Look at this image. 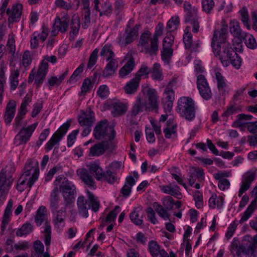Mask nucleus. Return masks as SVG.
<instances>
[{
	"label": "nucleus",
	"instance_id": "nucleus-64",
	"mask_svg": "<svg viewBox=\"0 0 257 257\" xmlns=\"http://www.w3.org/2000/svg\"><path fill=\"white\" fill-rule=\"evenodd\" d=\"M61 169L59 166H55L51 169L47 173V175L45 177L44 182L47 183L50 181L53 177L54 175Z\"/></svg>",
	"mask_w": 257,
	"mask_h": 257
},
{
	"label": "nucleus",
	"instance_id": "nucleus-15",
	"mask_svg": "<svg viewBox=\"0 0 257 257\" xmlns=\"http://www.w3.org/2000/svg\"><path fill=\"white\" fill-rule=\"evenodd\" d=\"M94 9L99 12V16H102L110 14L112 11L111 3L107 0H93Z\"/></svg>",
	"mask_w": 257,
	"mask_h": 257
},
{
	"label": "nucleus",
	"instance_id": "nucleus-29",
	"mask_svg": "<svg viewBox=\"0 0 257 257\" xmlns=\"http://www.w3.org/2000/svg\"><path fill=\"white\" fill-rule=\"evenodd\" d=\"M47 210L44 206H41L37 209L35 216V222L38 226L42 225L43 222L48 221Z\"/></svg>",
	"mask_w": 257,
	"mask_h": 257
},
{
	"label": "nucleus",
	"instance_id": "nucleus-6",
	"mask_svg": "<svg viewBox=\"0 0 257 257\" xmlns=\"http://www.w3.org/2000/svg\"><path fill=\"white\" fill-rule=\"evenodd\" d=\"M177 77L174 76L167 83L165 88L162 103L166 113L170 112L173 106L175 100V91L174 88L176 87Z\"/></svg>",
	"mask_w": 257,
	"mask_h": 257
},
{
	"label": "nucleus",
	"instance_id": "nucleus-50",
	"mask_svg": "<svg viewBox=\"0 0 257 257\" xmlns=\"http://www.w3.org/2000/svg\"><path fill=\"white\" fill-rule=\"evenodd\" d=\"M179 25V18L177 16L173 17L167 22L166 29L167 31L171 32L177 29Z\"/></svg>",
	"mask_w": 257,
	"mask_h": 257
},
{
	"label": "nucleus",
	"instance_id": "nucleus-34",
	"mask_svg": "<svg viewBox=\"0 0 257 257\" xmlns=\"http://www.w3.org/2000/svg\"><path fill=\"white\" fill-rule=\"evenodd\" d=\"M149 104L152 110L157 109L159 105L157 91L154 89H149L147 91Z\"/></svg>",
	"mask_w": 257,
	"mask_h": 257
},
{
	"label": "nucleus",
	"instance_id": "nucleus-23",
	"mask_svg": "<svg viewBox=\"0 0 257 257\" xmlns=\"http://www.w3.org/2000/svg\"><path fill=\"white\" fill-rule=\"evenodd\" d=\"M229 30L233 37L238 39L240 41L244 40L246 37V33L241 30L239 23L236 21L230 22Z\"/></svg>",
	"mask_w": 257,
	"mask_h": 257
},
{
	"label": "nucleus",
	"instance_id": "nucleus-10",
	"mask_svg": "<svg viewBox=\"0 0 257 257\" xmlns=\"http://www.w3.org/2000/svg\"><path fill=\"white\" fill-rule=\"evenodd\" d=\"M197 87L200 96L205 100H210L213 95L205 77L202 74L197 76Z\"/></svg>",
	"mask_w": 257,
	"mask_h": 257
},
{
	"label": "nucleus",
	"instance_id": "nucleus-45",
	"mask_svg": "<svg viewBox=\"0 0 257 257\" xmlns=\"http://www.w3.org/2000/svg\"><path fill=\"white\" fill-rule=\"evenodd\" d=\"M183 42L186 49H189L192 46V43H193L190 26H187L184 30Z\"/></svg>",
	"mask_w": 257,
	"mask_h": 257
},
{
	"label": "nucleus",
	"instance_id": "nucleus-54",
	"mask_svg": "<svg viewBox=\"0 0 257 257\" xmlns=\"http://www.w3.org/2000/svg\"><path fill=\"white\" fill-rule=\"evenodd\" d=\"M151 69L148 66L145 65H143L136 74L134 78L140 82L141 77L144 76H147L150 73H151Z\"/></svg>",
	"mask_w": 257,
	"mask_h": 257
},
{
	"label": "nucleus",
	"instance_id": "nucleus-39",
	"mask_svg": "<svg viewBox=\"0 0 257 257\" xmlns=\"http://www.w3.org/2000/svg\"><path fill=\"white\" fill-rule=\"evenodd\" d=\"M215 78L217 81V88L219 91L222 93L224 94L226 92L227 84L225 81L224 77L219 72L215 73Z\"/></svg>",
	"mask_w": 257,
	"mask_h": 257
},
{
	"label": "nucleus",
	"instance_id": "nucleus-48",
	"mask_svg": "<svg viewBox=\"0 0 257 257\" xmlns=\"http://www.w3.org/2000/svg\"><path fill=\"white\" fill-rule=\"evenodd\" d=\"M173 50L172 48L163 46L161 51V59L166 64H168L173 55Z\"/></svg>",
	"mask_w": 257,
	"mask_h": 257
},
{
	"label": "nucleus",
	"instance_id": "nucleus-4",
	"mask_svg": "<svg viewBox=\"0 0 257 257\" xmlns=\"http://www.w3.org/2000/svg\"><path fill=\"white\" fill-rule=\"evenodd\" d=\"M54 183L56 186L61 183L58 189L63 195L65 207L73 203L76 196V187L74 183L63 175L57 177Z\"/></svg>",
	"mask_w": 257,
	"mask_h": 257
},
{
	"label": "nucleus",
	"instance_id": "nucleus-24",
	"mask_svg": "<svg viewBox=\"0 0 257 257\" xmlns=\"http://www.w3.org/2000/svg\"><path fill=\"white\" fill-rule=\"evenodd\" d=\"M118 66V63L116 59H111L108 61L102 72V77L109 78L114 75L116 73Z\"/></svg>",
	"mask_w": 257,
	"mask_h": 257
},
{
	"label": "nucleus",
	"instance_id": "nucleus-38",
	"mask_svg": "<svg viewBox=\"0 0 257 257\" xmlns=\"http://www.w3.org/2000/svg\"><path fill=\"white\" fill-rule=\"evenodd\" d=\"M80 28V20L77 15H74L72 18L71 22V31L70 32V35L71 36L72 34L74 37L76 36L78 33Z\"/></svg>",
	"mask_w": 257,
	"mask_h": 257
},
{
	"label": "nucleus",
	"instance_id": "nucleus-19",
	"mask_svg": "<svg viewBox=\"0 0 257 257\" xmlns=\"http://www.w3.org/2000/svg\"><path fill=\"white\" fill-rule=\"evenodd\" d=\"M95 120L94 113L90 108L83 111L82 115L78 117V122L81 126H92Z\"/></svg>",
	"mask_w": 257,
	"mask_h": 257
},
{
	"label": "nucleus",
	"instance_id": "nucleus-3",
	"mask_svg": "<svg viewBox=\"0 0 257 257\" xmlns=\"http://www.w3.org/2000/svg\"><path fill=\"white\" fill-rule=\"evenodd\" d=\"M163 24L159 23L156 27L153 36L148 30L141 34L138 46L141 48V52L150 56L156 55L159 50L158 38L163 34Z\"/></svg>",
	"mask_w": 257,
	"mask_h": 257
},
{
	"label": "nucleus",
	"instance_id": "nucleus-9",
	"mask_svg": "<svg viewBox=\"0 0 257 257\" xmlns=\"http://www.w3.org/2000/svg\"><path fill=\"white\" fill-rule=\"evenodd\" d=\"M70 126V123L67 121L59 128L46 144L45 147L46 152L51 151L55 146L59 144L60 141L66 135Z\"/></svg>",
	"mask_w": 257,
	"mask_h": 257
},
{
	"label": "nucleus",
	"instance_id": "nucleus-11",
	"mask_svg": "<svg viewBox=\"0 0 257 257\" xmlns=\"http://www.w3.org/2000/svg\"><path fill=\"white\" fill-rule=\"evenodd\" d=\"M37 125L38 122H36L29 125L26 128L23 127L16 135L14 140V144L16 146L26 144L29 140Z\"/></svg>",
	"mask_w": 257,
	"mask_h": 257
},
{
	"label": "nucleus",
	"instance_id": "nucleus-33",
	"mask_svg": "<svg viewBox=\"0 0 257 257\" xmlns=\"http://www.w3.org/2000/svg\"><path fill=\"white\" fill-rule=\"evenodd\" d=\"M16 111V102L14 100L10 101L6 107L5 118L7 124H9L12 121L15 115Z\"/></svg>",
	"mask_w": 257,
	"mask_h": 257
},
{
	"label": "nucleus",
	"instance_id": "nucleus-17",
	"mask_svg": "<svg viewBox=\"0 0 257 257\" xmlns=\"http://www.w3.org/2000/svg\"><path fill=\"white\" fill-rule=\"evenodd\" d=\"M196 179L199 182L204 180V172L199 167H192L189 169L188 182L191 186L194 184Z\"/></svg>",
	"mask_w": 257,
	"mask_h": 257
},
{
	"label": "nucleus",
	"instance_id": "nucleus-7",
	"mask_svg": "<svg viewBox=\"0 0 257 257\" xmlns=\"http://www.w3.org/2000/svg\"><path fill=\"white\" fill-rule=\"evenodd\" d=\"M93 136L97 140H101L108 137V140L111 141L115 136V131L113 128L108 127L107 120L104 119L96 125L93 130Z\"/></svg>",
	"mask_w": 257,
	"mask_h": 257
},
{
	"label": "nucleus",
	"instance_id": "nucleus-59",
	"mask_svg": "<svg viewBox=\"0 0 257 257\" xmlns=\"http://www.w3.org/2000/svg\"><path fill=\"white\" fill-rule=\"evenodd\" d=\"M13 205V201L12 199H10L7 204L3 218L4 219L5 222H6L7 220H10V216L12 214Z\"/></svg>",
	"mask_w": 257,
	"mask_h": 257
},
{
	"label": "nucleus",
	"instance_id": "nucleus-12",
	"mask_svg": "<svg viewBox=\"0 0 257 257\" xmlns=\"http://www.w3.org/2000/svg\"><path fill=\"white\" fill-rule=\"evenodd\" d=\"M140 27V25H136L134 27L130 29L128 25H127L125 30L126 36L124 39H122V38L119 39L118 41L119 45L121 46H126L128 44L133 42L135 37L138 35Z\"/></svg>",
	"mask_w": 257,
	"mask_h": 257
},
{
	"label": "nucleus",
	"instance_id": "nucleus-27",
	"mask_svg": "<svg viewBox=\"0 0 257 257\" xmlns=\"http://www.w3.org/2000/svg\"><path fill=\"white\" fill-rule=\"evenodd\" d=\"M135 66V62L134 58L131 56L125 65L121 67L118 72L120 77L125 78L133 70Z\"/></svg>",
	"mask_w": 257,
	"mask_h": 257
},
{
	"label": "nucleus",
	"instance_id": "nucleus-28",
	"mask_svg": "<svg viewBox=\"0 0 257 257\" xmlns=\"http://www.w3.org/2000/svg\"><path fill=\"white\" fill-rule=\"evenodd\" d=\"M145 213L141 207L135 208L130 213V217L132 222L137 225H140L143 223V216Z\"/></svg>",
	"mask_w": 257,
	"mask_h": 257
},
{
	"label": "nucleus",
	"instance_id": "nucleus-53",
	"mask_svg": "<svg viewBox=\"0 0 257 257\" xmlns=\"http://www.w3.org/2000/svg\"><path fill=\"white\" fill-rule=\"evenodd\" d=\"M27 177L28 176H24V174H23L19 178L17 186V190L19 191L22 192L27 186L29 187V185H28L29 179L27 178Z\"/></svg>",
	"mask_w": 257,
	"mask_h": 257
},
{
	"label": "nucleus",
	"instance_id": "nucleus-20",
	"mask_svg": "<svg viewBox=\"0 0 257 257\" xmlns=\"http://www.w3.org/2000/svg\"><path fill=\"white\" fill-rule=\"evenodd\" d=\"M22 5L17 4L13 6L12 9L7 10V14L9 16L8 22L9 23L19 22L22 14Z\"/></svg>",
	"mask_w": 257,
	"mask_h": 257
},
{
	"label": "nucleus",
	"instance_id": "nucleus-57",
	"mask_svg": "<svg viewBox=\"0 0 257 257\" xmlns=\"http://www.w3.org/2000/svg\"><path fill=\"white\" fill-rule=\"evenodd\" d=\"M239 14L241 16V20L247 29L250 30V27L248 24L249 16L247 9L245 8H243L239 11Z\"/></svg>",
	"mask_w": 257,
	"mask_h": 257
},
{
	"label": "nucleus",
	"instance_id": "nucleus-31",
	"mask_svg": "<svg viewBox=\"0 0 257 257\" xmlns=\"http://www.w3.org/2000/svg\"><path fill=\"white\" fill-rule=\"evenodd\" d=\"M256 204V198H255L251 202L245 211L242 214H241V218L239 221L240 223H242L243 222L246 221L252 215L255 209L257 207Z\"/></svg>",
	"mask_w": 257,
	"mask_h": 257
},
{
	"label": "nucleus",
	"instance_id": "nucleus-58",
	"mask_svg": "<svg viewBox=\"0 0 257 257\" xmlns=\"http://www.w3.org/2000/svg\"><path fill=\"white\" fill-rule=\"evenodd\" d=\"M44 101L41 100H38L33 105V109L31 112L32 117H36L41 111L43 107Z\"/></svg>",
	"mask_w": 257,
	"mask_h": 257
},
{
	"label": "nucleus",
	"instance_id": "nucleus-51",
	"mask_svg": "<svg viewBox=\"0 0 257 257\" xmlns=\"http://www.w3.org/2000/svg\"><path fill=\"white\" fill-rule=\"evenodd\" d=\"M20 74L19 70H14L10 77L11 89L12 90H15L19 84L18 77Z\"/></svg>",
	"mask_w": 257,
	"mask_h": 257
},
{
	"label": "nucleus",
	"instance_id": "nucleus-62",
	"mask_svg": "<svg viewBox=\"0 0 257 257\" xmlns=\"http://www.w3.org/2000/svg\"><path fill=\"white\" fill-rule=\"evenodd\" d=\"M15 40L13 35H10L8 40L7 48L9 53H15L16 46Z\"/></svg>",
	"mask_w": 257,
	"mask_h": 257
},
{
	"label": "nucleus",
	"instance_id": "nucleus-1",
	"mask_svg": "<svg viewBox=\"0 0 257 257\" xmlns=\"http://www.w3.org/2000/svg\"><path fill=\"white\" fill-rule=\"evenodd\" d=\"M227 35L228 25L222 20L220 30L214 32L211 42L212 51L215 56L219 57L223 65L227 66L230 63L238 69L241 65V59L227 41Z\"/></svg>",
	"mask_w": 257,
	"mask_h": 257
},
{
	"label": "nucleus",
	"instance_id": "nucleus-5",
	"mask_svg": "<svg viewBox=\"0 0 257 257\" xmlns=\"http://www.w3.org/2000/svg\"><path fill=\"white\" fill-rule=\"evenodd\" d=\"M177 112L180 116L188 121H192L195 117V104L193 99L189 97H180L177 102Z\"/></svg>",
	"mask_w": 257,
	"mask_h": 257
},
{
	"label": "nucleus",
	"instance_id": "nucleus-44",
	"mask_svg": "<svg viewBox=\"0 0 257 257\" xmlns=\"http://www.w3.org/2000/svg\"><path fill=\"white\" fill-rule=\"evenodd\" d=\"M153 206L156 212L164 220H170V214L168 212V209L163 207L161 204H159L157 202H155L153 203Z\"/></svg>",
	"mask_w": 257,
	"mask_h": 257
},
{
	"label": "nucleus",
	"instance_id": "nucleus-43",
	"mask_svg": "<svg viewBox=\"0 0 257 257\" xmlns=\"http://www.w3.org/2000/svg\"><path fill=\"white\" fill-rule=\"evenodd\" d=\"M100 56L103 57L107 61L111 59H115V54L113 52L111 46L108 45H105L101 49Z\"/></svg>",
	"mask_w": 257,
	"mask_h": 257
},
{
	"label": "nucleus",
	"instance_id": "nucleus-2",
	"mask_svg": "<svg viewBox=\"0 0 257 257\" xmlns=\"http://www.w3.org/2000/svg\"><path fill=\"white\" fill-rule=\"evenodd\" d=\"M87 167L88 169L81 168L77 170V174L82 182L90 188L95 189L96 187L92 175L97 180L103 179L109 184L114 183L117 180L116 173L111 172L110 170L103 172L99 164L96 162L90 163Z\"/></svg>",
	"mask_w": 257,
	"mask_h": 257
},
{
	"label": "nucleus",
	"instance_id": "nucleus-40",
	"mask_svg": "<svg viewBox=\"0 0 257 257\" xmlns=\"http://www.w3.org/2000/svg\"><path fill=\"white\" fill-rule=\"evenodd\" d=\"M224 199L222 196H217L216 194H213L209 199V206L212 208L217 207L221 208L223 206Z\"/></svg>",
	"mask_w": 257,
	"mask_h": 257
},
{
	"label": "nucleus",
	"instance_id": "nucleus-18",
	"mask_svg": "<svg viewBox=\"0 0 257 257\" xmlns=\"http://www.w3.org/2000/svg\"><path fill=\"white\" fill-rule=\"evenodd\" d=\"M255 178V173L251 171L247 172L243 175L242 184L238 192L239 197H241L242 194L249 188L251 182Z\"/></svg>",
	"mask_w": 257,
	"mask_h": 257
},
{
	"label": "nucleus",
	"instance_id": "nucleus-26",
	"mask_svg": "<svg viewBox=\"0 0 257 257\" xmlns=\"http://www.w3.org/2000/svg\"><path fill=\"white\" fill-rule=\"evenodd\" d=\"M78 211L81 216L87 218L88 216V209L90 205H88L87 200L83 196L78 197L77 199Z\"/></svg>",
	"mask_w": 257,
	"mask_h": 257
},
{
	"label": "nucleus",
	"instance_id": "nucleus-13",
	"mask_svg": "<svg viewBox=\"0 0 257 257\" xmlns=\"http://www.w3.org/2000/svg\"><path fill=\"white\" fill-rule=\"evenodd\" d=\"M49 208L51 211H55L59 209L60 205L65 207V202H63L60 195L57 186L55 187L50 192L49 197Z\"/></svg>",
	"mask_w": 257,
	"mask_h": 257
},
{
	"label": "nucleus",
	"instance_id": "nucleus-8",
	"mask_svg": "<svg viewBox=\"0 0 257 257\" xmlns=\"http://www.w3.org/2000/svg\"><path fill=\"white\" fill-rule=\"evenodd\" d=\"M23 174L26 176H31L29 178L28 185L29 188L33 185L34 182L38 179L39 175V167L38 162L34 159L29 160L26 163Z\"/></svg>",
	"mask_w": 257,
	"mask_h": 257
},
{
	"label": "nucleus",
	"instance_id": "nucleus-49",
	"mask_svg": "<svg viewBox=\"0 0 257 257\" xmlns=\"http://www.w3.org/2000/svg\"><path fill=\"white\" fill-rule=\"evenodd\" d=\"M33 225L29 222L24 224L16 232L18 236H22L29 234L33 230Z\"/></svg>",
	"mask_w": 257,
	"mask_h": 257
},
{
	"label": "nucleus",
	"instance_id": "nucleus-21",
	"mask_svg": "<svg viewBox=\"0 0 257 257\" xmlns=\"http://www.w3.org/2000/svg\"><path fill=\"white\" fill-rule=\"evenodd\" d=\"M109 144L107 141H103L92 146L89 150V156H99L104 153L108 148Z\"/></svg>",
	"mask_w": 257,
	"mask_h": 257
},
{
	"label": "nucleus",
	"instance_id": "nucleus-41",
	"mask_svg": "<svg viewBox=\"0 0 257 257\" xmlns=\"http://www.w3.org/2000/svg\"><path fill=\"white\" fill-rule=\"evenodd\" d=\"M177 125L174 123L170 119L167 122V127L164 130L165 136L167 139L172 138V136H176V128Z\"/></svg>",
	"mask_w": 257,
	"mask_h": 257
},
{
	"label": "nucleus",
	"instance_id": "nucleus-56",
	"mask_svg": "<svg viewBox=\"0 0 257 257\" xmlns=\"http://www.w3.org/2000/svg\"><path fill=\"white\" fill-rule=\"evenodd\" d=\"M82 11L83 20L82 27L83 29H86L90 24V9H83Z\"/></svg>",
	"mask_w": 257,
	"mask_h": 257
},
{
	"label": "nucleus",
	"instance_id": "nucleus-46",
	"mask_svg": "<svg viewBox=\"0 0 257 257\" xmlns=\"http://www.w3.org/2000/svg\"><path fill=\"white\" fill-rule=\"evenodd\" d=\"M146 107V102L142 101L141 98H138L133 105L131 114L136 116L140 112L143 111Z\"/></svg>",
	"mask_w": 257,
	"mask_h": 257
},
{
	"label": "nucleus",
	"instance_id": "nucleus-25",
	"mask_svg": "<svg viewBox=\"0 0 257 257\" xmlns=\"http://www.w3.org/2000/svg\"><path fill=\"white\" fill-rule=\"evenodd\" d=\"M160 190L166 194H169L178 199L181 198L182 194L180 191L179 187L177 185H162L160 186Z\"/></svg>",
	"mask_w": 257,
	"mask_h": 257
},
{
	"label": "nucleus",
	"instance_id": "nucleus-22",
	"mask_svg": "<svg viewBox=\"0 0 257 257\" xmlns=\"http://www.w3.org/2000/svg\"><path fill=\"white\" fill-rule=\"evenodd\" d=\"M197 12V9H192V10L187 12L186 13V21L190 22L193 28L192 31L194 33H197L199 29Z\"/></svg>",
	"mask_w": 257,
	"mask_h": 257
},
{
	"label": "nucleus",
	"instance_id": "nucleus-35",
	"mask_svg": "<svg viewBox=\"0 0 257 257\" xmlns=\"http://www.w3.org/2000/svg\"><path fill=\"white\" fill-rule=\"evenodd\" d=\"M140 81L133 78L128 81L123 87V90L127 94H133L135 93L139 87Z\"/></svg>",
	"mask_w": 257,
	"mask_h": 257
},
{
	"label": "nucleus",
	"instance_id": "nucleus-42",
	"mask_svg": "<svg viewBox=\"0 0 257 257\" xmlns=\"http://www.w3.org/2000/svg\"><path fill=\"white\" fill-rule=\"evenodd\" d=\"M88 199L89 201L90 207L91 206L92 210L95 212L98 211L100 207L99 201L97 197H95L91 192L87 190Z\"/></svg>",
	"mask_w": 257,
	"mask_h": 257
},
{
	"label": "nucleus",
	"instance_id": "nucleus-47",
	"mask_svg": "<svg viewBox=\"0 0 257 257\" xmlns=\"http://www.w3.org/2000/svg\"><path fill=\"white\" fill-rule=\"evenodd\" d=\"M151 73H152V78L154 80L158 81L163 80L162 70L159 64L156 63L153 65Z\"/></svg>",
	"mask_w": 257,
	"mask_h": 257
},
{
	"label": "nucleus",
	"instance_id": "nucleus-30",
	"mask_svg": "<svg viewBox=\"0 0 257 257\" xmlns=\"http://www.w3.org/2000/svg\"><path fill=\"white\" fill-rule=\"evenodd\" d=\"M136 180L132 176H127L124 185L121 188L120 192L124 197H127L131 194L132 187L136 184Z\"/></svg>",
	"mask_w": 257,
	"mask_h": 257
},
{
	"label": "nucleus",
	"instance_id": "nucleus-60",
	"mask_svg": "<svg viewBox=\"0 0 257 257\" xmlns=\"http://www.w3.org/2000/svg\"><path fill=\"white\" fill-rule=\"evenodd\" d=\"M98 52L99 50L97 48H96L90 54L89 58L88 63L87 65L88 68H91L93 66L96 64L98 57Z\"/></svg>",
	"mask_w": 257,
	"mask_h": 257
},
{
	"label": "nucleus",
	"instance_id": "nucleus-16",
	"mask_svg": "<svg viewBox=\"0 0 257 257\" xmlns=\"http://www.w3.org/2000/svg\"><path fill=\"white\" fill-rule=\"evenodd\" d=\"M69 21L68 19H65L62 20L60 17H57L53 25L51 35L53 36H56L59 32L62 33L66 32L69 27Z\"/></svg>",
	"mask_w": 257,
	"mask_h": 257
},
{
	"label": "nucleus",
	"instance_id": "nucleus-61",
	"mask_svg": "<svg viewBox=\"0 0 257 257\" xmlns=\"http://www.w3.org/2000/svg\"><path fill=\"white\" fill-rule=\"evenodd\" d=\"M214 6L213 0H202V6L203 10L207 14L210 13Z\"/></svg>",
	"mask_w": 257,
	"mask_h": 257
},
{
	"label": "nucleus",
	"instance_id": "nucleus-63",
	"mask_svg": "<svg viewBox=\"0 0 257 257\" xmlns=\"http://www.w3.org/2000/svg\"><path fill=\"white\" fill-rule=\"evenodd\" d=\"M97 93L102 99L106 98L109 94L108 87L105 85H102L98 88Z\"/></svg>",
	"mask_w": 257,
	"mask_h": 257
},
{
	"label": "nucleus",
	"instance_id": "nucleus-32",
	"mask_svg": "<svg viewBox=\"0 0 257 257\" xmlns=\"http://www.w3.org/2000/svg\"><path fill=\"white\" fill-rule=\"evenodd\" d=\"M254 250L252 245H250L249 242L246 244L243 243L239 246L236 254L238 257H246L247 255L252 254Z\"/></svg>",
	"mask_w": 257,
	"mask_h": 257
},
{
	"label": "nucleus",
	"instance_id": "nucleus-36",
	"mask_svg": "<svg viewBox=\"0 0 257 257\" xmlns=\"http://www.w3.org/2000/svg\"><path fill=\"white\" fill-rule=\"evenodd\" d=\"M148 250L152 257H158L161 255L162 249L158 242L154 240H150L148 243Z\"/></svg>",
	"mask_w": 257,
	"mask_h": 257
},
{
	"label": "nucleus",
	"instance_id": "nucleus-37",
	"mask_svg": "<svg viewBox=\"0 0 257 257\" xmlns=\"http://www.w3.org/2000/svg\"><path fill=\"white\" fill-rule=\"evenodd\" d=\"M127 109V106L124 103L121 102H115L113 104L112 114L114 117L122 115Z\"/></svg>",
	"mask_w": 257,
	"mask_h": 257
},
{
	"label": "nucleus",
	"instance_id": "nucleus-52",
	"mask_svg": "<svg viewBox=\"0 0 257 257\" xmlns=\"http://www.w3.org/2000/svg\"><path fill=\"white\" fill-rule=\"evenodd\" d=\"M55 4L57 7L66 11L72 9L74 6V5L69 0H56Z\"/></svg>",
	"mask_w": 257,
	"mask_h": 257
},
{
	"label": "nucleus",
	"instance_id": "nucleus-14",
	"mask_svg": "<svg viewBox=\"0 0 257 257\" xmlns=\"http://www.w3.org/2000/svg\"><path fill=\"white\" fill-rule=\"evenodd\" d=\"M67 207H61L60 209L55 211H51L53 214V223L55 228L62 230L64 227L66 218V208Z\"/></svg>",
	"mask_w": 257,
	"mask_h": 257
},
{
	"label": "nucleus",
	"instance_id": "nucleus-55",
	"mask_svg": "<svg viewBox=\"0 0 257 257\" xmlns=\"http://www.w3.org/2000/svg\"><path fill=\"white\" fill-rule=\"evenodd\" d=\"M119 209H120V207L119 206H116L115 207L114 209L112 211H110L109 213V214L106 217V218L104 219V220H102V224H101V226H104V222L110 223V222L113 221L116 217V215H117V213L116 212V211L117 210L119 211Z\"/></svg>",
	"mask_w": 257,
	"mask_h": 257
}]
</instances>
